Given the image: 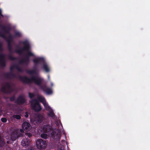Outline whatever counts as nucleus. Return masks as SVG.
<instances>
[{
	"instance_id": "obj_9",
	"label": "nucleus",
	"mask_w": 150,
	"mask_h": 150,
	"mask_svg": "<svg viewBox=\"0 0 150 150\" xmlns=\"http://www.w3.org/2000/svg\"><path fill=\"white\" fill-rule=\"evenodd\" d=\"M25 101V100L23 96L19 97L17 100V103L19 104L23 103Z\"/></svg>"
},
{
	"instance_id": "obj_6",
	"label": "nucleus",
	"mask_w": 150,
	"mask_h": 150,
	"mask_svg": "<svg viewBox=\"0 0 150 150\" xmlns=\"http://www.w3.org/2000/svg\"><path fill=\"white\" fill-rule=\"evenodd\" d=\"M38 99L40 101L43 103L45 109L48 111L51 110V108L48 105L45 98L43 97L40 96L39 97Z\"/></svg>"
},
{
	"instance_id": "obj_17",
	"label": "nucleus",
	"mask_w": 150,
	"mask_h": 150,
	"mask_svg": "<svg viewBox=\"0 0 150 150\" xmlns=\"http://www.w3.org/2000/svg\"><path fill=\"white\" fill-rule=\"evenodd\" d=\"M29 96L30 98H32L34 96V94L33 93H29Z\"/></svg>"
},
{
	"instance_id": "obj_11",
	"label": "nucleus",
	"mask_w": 150,
	"mask_h": 150,
	"mask_svg": "<svg viewBox=\"0 0 150 150\" xmlns=\"http://www.w3.org/2000/svg\"><path fill=\"white\" fill-rule=\"evenodd\" d=\"M43 89L47 94H50L52 93V90L51 89L46 88V89H45L44 88H43Z\"/></svg>"
},
{
	"instance_id": "obj_14",
	"label": "nucleus",
	"mask_w": 150,
	"mask_h": 150,
	"mask_svg": "<svg viewBox=\"0 0 150 150\" xmlns=\"http://www.w3.org/2000/svg\"><path fill=\"white\" fill-rule=\"evenodd\" d=\"M49 113L48 114V115L51 117H53L54 116V114L53 112L52 111V110L51 109V110H49Z\"/></svg>"
},
{
	"instance_id": "obj_10",
	"label": "nucleus",
	"mask_w": 150,
	"mask_h": 150,
	"mask_svg": "<svg viewBox=\"0 0 150 150\" xmlns=\"http://www.w3.org/2000/svg\"><path fill=\"white\" fill-rule=\"evenodd\" d=\"M44 117L41 115L37 116L36 118V121L38 123H40L44 119Z\"/></svg>"
},
{
	"instance_id": "obj_13",
	"label": "nucleus",
	"mask_w": 150,
	"mask_h": 150,
	"mask_svg": "<svg viewBox=\"0 0 150 150\" xmlns=\"http://www.w3.org/2000/svg\"><path fill=\"white\" fill-rule=\"evenodd\" d=\"M13 117L14 118H16L17 120H19L21 118V116L18 115L14 114L13 115Z\"/></svg>"
},
{
	"instance_id": "obj_21",
	"label": "nucleus",
	"mask_w": 150,
	"mask_h": 150,
	"mask_svg": "<svg viewBox=\"0 0 150 150\" xmlns=\"http://www.w3.org/2000/svg\"><path fill=\"white\" fill-rule=\"evenodd\" d=\"M10 141H7V143H8V144H9V143H10Z\"/></svg>"
},
{
	"instance_id": "obj_24",
	"label": "nucleus",
	"mask_w": 150,
	"mask_h": 150,
	"mask_svg": "<svg viewBox=\"0 0 150 150\" xmlns=\"http://www.w3.org/2000/svg\"><path fill=\"white\" fill-rule=\"evenodd\" d=\"M35 60H34V62H35Z\"/></svg>"
},
{
	"instance_id": "obj_18",
	"label": "nucleus",
	"mask_w": 150,
	"mask_h": 150,
	"mask_svg": "<svg viewBox=\"0 0 150 150\" xmlns=\"http://www.w3.org/2000/svg\"><path fill=\"white\" fill-rule=\"evenodd\" d=\"M26 135L29 137H31L32 136L31 134L30 133H27L26 134Z\"/></svg>"
},
{
	"instance_id": "obj_19",
	"label": "nucleus",
	"mask_w": 150,
	"mask_h": 150,
	"mask_svg": "<svg viewBox=\"0 0 150 150\" xmlns=\"http://www.w3.org/2000/svg\"><path fill=\"white\" fill-rule=\"evenodd\" d=\"M20 131L22 133H23L24 132V131L23 129H21L20 130Z\"/></svg>"
},
{
	"instance_id": "obj_5",
	"label": "nucleus",
	"mask_w": 150,
	"mask_h": 150,
	"mask_svg": "<svg viewBox=\"0 0 150 150\" xmlns=\"http://www.w3.org/2000/svg\"><path fill=\"white\" fill-rule=\"evenodd\" d=\"M31 105L33 109L36 111H39L42 109V108L38 102L36 100L32 101Z\"/></svg>"
},
{
	"instance_id": "obj_2",
	"label": "nucleus",
	"mask_w": 150,
	"mask_h": 150,
	"mask_svg": "<svg viewBox=\"0 0 150 150\" xmlns=\"http://www.w3.org/2000/svg\"><path fill=\"white\" fill-rule=\"evenodd\" d=\"M19 132L18 129H14L8 136L6 137V139L11 140L12 141L15 140L18 137L22 136V134Z\"/></svg>"
},
{
	"instance_id": "obj_12",
	"label": "nucleus",
	"mask_w": 150,
	"mask_h": 150,
	"mask_svg": "<svg viewBox=\"0 0 150 150\" xmlns=\"http://www.w3.org/2000/svg\"><path fill=\"white\" fill-rule=\"evenodd\" d=\"M4 143V141L1 137V135L0 134V146H2Z\"/></svg>"
},
{
	"instance_id": "obj_15",
	"label": "nucleus",
	"mask_w": 150,
	"mask_h": 150,
	"mask_svg": "<svg viewBox=\"0 0 150 150\" xmlns=\"http://www.w3.org/2000/svg\"><path fill=\"white\" fill-rule=\"evenodd\" d=\"M43 69L45 70L46 72H48L49 71V68L48 66L45 64L43 66Z\"/></svg>"
},
{
	"instance_id": "obj_20",
	"label": "nucleus",
	"mask_w": 150,
	"mask_h": 150,
	"mask_svg": "<svg viewBox=\"0 0 150 150\" xmlns=\"http://www.w3.org/2000/svg\"><path fill=\"white\" fill-rule=\"evenodd\" d=\"M25 116L26 117H27L28 116V114H26L25 115Z\"/></svg>"
},
{
	"instance_id": "obj_1",
	"label": "nucleus",
	"mask_w": 150,
	"mask_h": 150,
	"mask_svg": "<svg viewBox=\"0 0 150 150\" xmlns=\"http://www.w3.org/2000/svg\"><path fill=\"white\" fill-rule=\"evenodd\" d=\"M43 133L41 135V137L43 138L47 139V136L49 135L50 134L52 135L55 136L57 134L59 136L60 132L59 130L57 129L53 130L51 129V127L49 126H46L43 127L42 128Z\"/></svg>"
},
{
	"instance_id": "obj_25",
	"label": "nucleus",
	"mask_w": 150,
	"mask_h": 150,
	"mask_svg": "<svg viewBox=\"0 0 150 150\" xmlns=\"http://www.w3.org/2000/svg\"><path fill=\"white\" fill-rule=\"evenodd\" d=\"M30 150H33L32 149H31Z\"/></svg>"
},
{
	"instance_id": "obj_3",
	"label": "nucleus",
	"mask_w": 150,
	"mask_h": 150,
	"mask_svg": "<svg viewBox=\"0 0 150 150\" xmlns=\"http://www.w3.org/2000/svg\"><path fill=\"white\" fill-rule=\"evenodd\" d=\"M22 81L24 82L28 83L29 82H33L39 85L41 81V79L39 77H33L31 79H30L26 77H24Z\"/></svg>"
},
{
	"instance_id": "obj_23",
	"label": "nucleus",
	"mask_w": 150,
	"mask_h": 150,
	"mask_svg": "<svg viewBox=\"0 0 150 150\" xmlns=\"http://www.w3.org/2000/svg\"><path fill=\"white\" fill-rule=\"evenodd\" d=\"M1 15V10L0 9V16Z\"/></svg>"
},
{
	"instance_id": "obj_16",
	"label": "nucleus",
	"mask_w": 150,
	"mask_h": 150,
	"mask_svg": "<svg viewBox=\"0 0 150 150\" xmlns=\"http://www.w3.org/2000/svg\"><path fill=\"white\" fill-rule=\"evenodd\" d=\"M1 121L4 122H6L7 121V119L6 118L3 117L1 119Z\"/></svg>"
},
{
	"instance_id": "obj_8",
	"label": "nucleus",
	"mask_w": 150,
	"mask_h": 150,
	"mask_svg": "<svg viewBox=\"0 0 150 150\" xmlns=\"http://www.w3.org/2000/svg\"><path fill=\"white\" fill-rule=\"evenodd\" d=\"M30 141L29 139H23L21 142L22 145L25 147H26L29 145Z\"/></svg>"
},
{
	"instance_id": "obj_22",
	"label": "nucleus",
	"mask_w": 150,
	"mask_h": 150,
	"mask_svg": "<svg viewBox=\"0 0 150 150\" xmlns=\"http://www.w3.org/2000/svg\"><path fill=\"white\" fill-rule=\"evenodd\" d=\"M2 114V112L1 110H0V115H1Z\"/></svg>"
},
{
	"instance_id": "obj_4",
	"label": "nucleus",
	"mask_w": 150,
	"mask_h": 150,
	"mask_svg": "<svg viewBox=\"0 0 150 150\" xmlns=\"http://www.w3.org/2000/svg\"><path fill=\"white\" fill-rule=\"evenodd\" d=\"M36 145L39 149H44L47 145V142L42 139H39L36 142Z\"/></svg>"
},
{
	"instance_id": "obj_7",
	"label": "nucleus",
	"mask_w": 150,
	"mask_h": 150,
	"mask_svg": "<svg viewBox=\"0 0 150 150\" xmlns=\"http://www.w3.org/2000/svg\"><path fill=\"white\" fill-rule=\"evenodd\" d=\"M22 127L23 129L26 132L29 131L31 128L30 124L26 122H25L22 124Z\"/></svg>"
}]
</instances>
